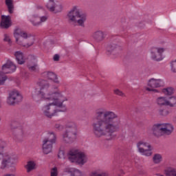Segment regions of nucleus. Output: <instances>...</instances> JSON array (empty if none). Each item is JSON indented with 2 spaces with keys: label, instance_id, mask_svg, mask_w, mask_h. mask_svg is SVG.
<instances>
[{
  "label": "nucleus",
  "instance_id": "obj_24",
  "mask_svg": "<svg viewBox=\"0 0 176 176\" xmlns=\"http://www.w3.org/2000/svg\"><path fill=\"white\" fill-rule=\"evenodd\" d=\"M1 28H9L10 27V16H1Z\"/></svg>",
  "mask_w": 176,
  "mask_h": 176
},
{
  "label": "nucleus",
  "instance_id": "obj_13",
  "mask_svg": "<svg viewBox=\"0 0 176 176\" xmlns=\"http://www.w3.org/2000/svg\"><path fill=\"white\" fill-rule=\"evenodd\" d=\"M146 88L147 91H153V93H160L157 89L164 86V81L162 79L151 78L148 80Z\"/></svg>",
  "mask_w": 176,
  "mask_h": 176
},
{
  "label": "nucleus",
  "instance_id": "obj_7",
  "mask_svg": "<svg viewBox=\"0 0 176 176\" xmlns=\"http://www.w3.org/2000/svg\"><path fill=\"white\" fill-rule=\"evenodd\" d=\"M67 157L72 163H77L81 166L87 163V156L78 148L70 149L67 154Z\"/></svg>",
  "mask_w": 176,
  "mask_h": 176
},
{
  "label": "nucleus",
  "instance_id": "obj_27",
  "mask_svg": "<svg viewBox=\"0 0 176 176\" xmlns=\"http://www.w3.org/2000/svg\"><path fill=\"white\" fill-rule=\"evenodd\" d=\"M16 60L20 65H23L25 63V59H24V55L21 51H16L14 53Z\"/></svg>",
  "mask_w": 176,
  "mask_h": 176
},
{
  "label": "nucleus",
  "instance_id": "obj_12",
  "mask_svg": "<svg viewBox=\"0 0 176 176\" xmlns=\"http://www.w3.org/2000/svg\"><path fill=\"white\" fill-rule=\"evenodd\" d=\"M45 7L47 8L49 12H52L55 14L57 13H61L64 10V6L63 3L57 0H48Z\"/></svg>",
  "mask_w": 176,
  "mask_h": 176
},
{
  "label": "nucleus",
  "instance_id": "obj_30",
  "mask_svg": "<svg viewBox=\"0 0 176 176\" xmlns=\"http://www.w3.org/2000/svg\"><path fill=\"white\" fill-rule=\"evenodd\" d=\"M36 166V164H35V162H34V161L28 162V164L25 166L28 173L32 171V170H35Z\"/></svg>",
  "mask_w": 176,
  "mask_h": 176
},
{
  "label": "nucleus",
  "instance_id": "obj_11",
  "mask_svg": "<svg viewBox=\"0 0 176 176\" xmlns=\"http://www.w3.org/2000/svg\"><path fill=\"white\" fill-rule=\"evenodd\" d=\"M137 148H138V152L144 156H152L153 147L148 142L141 140L137 143Z\"/></svg>",
  "mask_w": 176,
  "mask_h": 176
},
{
  "label": "nucleus",
  "instance_id": "obj_31",
  "mask_svg": "<svg viewBox=\"0 0 176 176\" xmlns=\"http://www.w3.org/2000/svg\"><path fill=\"white\" fill-rule=\"evenodd\" d=\"M166 176H176V168L169 167L165 170Z\"/></svg>",
  "mask_w": 176,
  "mask_h": 176
},
{
  "label": "nucleus",
  "instance_id": "obj_16",
  "mask_svg": "<svg viewBox=\"0 0 176 176\" xmlns=\"http://www.w3.org/2000/svg\"><path fill=\"white\" fill-rule=\"evenodd\" d=\"M16 124V122H12L10 125L12 130H13V135L17 140H23L25 137V132L23 129V127L17 126Z\"/></svg>",
  "mask_w": 176,
  "mask_h": 176
},
{
  "label": "nucleus",
  "instance_id": "obj_4",
  "mask_svg": "<svg viewBox=\"0 0 176 176\" xmlns=\"http://www.w3.org/2000/svg\"><path fill=\"white\" fill-rule=\"evenodd\" d=\"M67 19L69 24L76 27H82L85 28V23L87 20L86 14L80 12V9L78 6H74L67 14Z\"/></svg>",
  "mask_w": 176,
  "mask_h": 176
},
{
  "label": "nucleus",
  "instance_id": "obj_43",
  "mask_svg": "<svg viewBox=\"0 0 176 176\" xmlns=\"http://www.w3.org/2000/svg\"><path fill=\"white\" fill-rule=\"evenodd\" d=\"M3 176H14V175L10 174V173H7V174L4 175Z\"/></svg>",
  "mask_w": 176,
  "mask_h": 176
},
{
  "label": "nucleus",
  "instance_id": "obj_1",
  "mask_svg": "<svg viewBox=\"0 0 176 176\" xmlns=\"http://www.w3.org/2000/svg\"><path fill=\"white\" fill-rule=\"evenodd\" d=\"M92 129L95 138L104 137L107 141H112L115 138L114 133L120 129V120L119 116L104 107L95 111L92 118Z\"/></svg>",
  "mask_w": 176,
  "mask_h": 176
},
{
  "label": "nucleus",
  "instance_id": "obj_20",
  "mask_svg": "<svg viewBox=\"0 0 176 176\" xmlns=\"http://www.w3.org/2000/svg\"><path fill=\"white\" fill-rule=\"evenodd\" d=\"M107 50L113 54H119L123 48L120 45H118L116 43H110L107 45Z\"/></svg>",
  "mask_w": 176,
  "mask_h": 176
},
{
  "label": "nucleus",
  "instance_id": "obj_5",
  "mask_svg": "<svg viewBox=\"0 0 176 176\" xmlns=\"http://www.w3.org/2000/svg\"><path fill=\"white\" fill-rule=\"evenodd\" d=\"M14 36L17 45L24 46L25 47H30L34 45L35 38L27 32L23 31L19 28H16L14 32Z\"/></svg>",
  "mask_w": 176,
  "mask_h": 176
},
{
  "label": "nucleus",
  "instance_id": "obj_39",
  "mask_svg": "<svg viewBox=\"0 0 176 176\" xmlns=\"http://www.w3.org/2000/svg\"><path fill=\"white\" fill-rule=\"evenodd\" d=\"M58 175V172L57 171V168L54 167L51 169V176H57Z\"/></svg>",
  "mask_w": 176,
  "mask_h": 176
},
{
  "label": "nucleus",
  "instance_id": "obj_6",
  "mask_svg": "<svg viewBox=\"0 0 176 176\" xmlns=\"http://www.w3.org/2000/svg\"><path fill=\"white\" fill-rule=\"evenodd\" d=\"M66 129L63 134V141L65 144H74L78 134V126L76 123L69 121L65 125Z\"/></svg>",
  "mask_w": 176,
  "mask_h": 176
},
{
  "label": "nucleus",
  "instance_id": "obj_29",
  "mask_svg": "<svg viewBox=\"0 0 176 176\" xmlns=\"http://www.w3.org/2000/svg\"><path fill=\"white\" fill-rule=\"evenodd\" d=\"M162 160H163V157L159 153L155 154L153 157V162L155 164H160Z\"/></svg>",
  "mask_w": 176,
  "mask_h": 176
},
{
  "label": "nucleus",
  "instance_id": "obj_32",
  "mask_svg": "<svg viewBox=\"0 0 176 176\" xmlns=\"http://www.w3.org/2000/svg\"><path fill=\"white\" fill-rule=\"evenodd\" d=\"M162 91L164 94H165V96H171L174 94V88L171 87L164 88L162 89Z\"/></svg>",
  "mask_w": 176,
  "mask_h": 176
},
{
  "label": "nucleus",
  "instance_id": "obj_42",
  "mask_svg": "<svg viewBox=\"0 0 176 176\" xmlns=\"http://www.w3.org/2000/svg\"><path fill=\"white\" fill-rule=\"evenodd\" d=\"M54 61H58V60H60V55L59 54H55L54 56Z\"/></svg>",
  "mask_w": 176,
  "mask_h": 176
},
{
  "label": "nucleus",
  "instance_id": "obj_17",
  "mask_svg": "<svg viewBox=\"0 0 176 176\" xmlns=\"http://www.w3.org/2000/svg\"><path fill=\"white\" fill-rule=\"evenodd\" d=\"M30 21L34 27H38L39 25H42L43 23L47 21V16H41L38 14H34L32 15Z\"/></svg>",
  "mask_w": 176,
  "mask_h": 176
},
{
  "label": "nucleus",
  "instance_id": "obj_9",
  "mask_svg": "<svg viewBox=\"0 0 176 176\" xmlns=\"http://www.w3.org/2000/svg\"><path fill=\"white\" fill-rule=\"evenodd\" d=\"M16 65L10 60H8L7 62L2 66V72H0V86H3L5 82L8 80V76L5 74H12L16 71Z\"/></svg>",
  "mask_w": 176,
  "mask_h": 176
},
{
  "label": "nucleus",
  "instance_id": "obj_37",
  "mask_svg": "<svg viewBox=\"0 0 176 176\" xmlns=\"http://www.w3.org/2000/svg\"><path fill=\"white\" fill-rule=\"evenodd\" d=\"M113 93L116 96H120V97H126V95L124 94V93H123V91H120V89H114Z\"/></svg>",
  "mask_w": 176,
  "mask_h": 176
},
{
  "label": "nucleus",
  "instance_id": "obj_44",
  "mask_svg": "<svg viewBox=\"0 0 176 176\" xmlns=\"http://www.w3.org/2000/svg\"><path fill=\"white\" fill-rule=\"evenodd\" d=\"M55 89H57V87H56Z\"/></svg>",
  "mask_w": 176,
  "mask_h": 176
},
{
  "label": "nucleus",
  "instance_id": "obj_2",
  "mask_svg": "<svg viewBox=\"0 0 176 176\" xmlns=\"http://www.w3.org/2000/svg\"><path fill=\"white\" fill-rule=\"evenodd\" d=\"M54 99H48L49 101H53L47 105H45L42 108V112L44 116L52 119L53 116H56L58 112L61 111L57 109L64 107L63 102L68 101L67 97L64 96L60 91H57L56 94L54 96Z\"/></svg>",
  "mask_w": 176,
  "mask_h": 176
},
{
  "label": "nucleus",
  "instance_id": "obj_22",
  "mask_svg": "<svg viewBox=\"0 0 176 176\" xmlns=\"http://www.w3.org/2000/svg\"><path fill=\"white\" fill-rule=\"evenodd\" d=\"M152 131L153 135L155 137H162V135H164L162 124H154L152 127Z\"/></svg>",
  "mask_w": 176,
  "mask_h": 176
},
{
  "label": "nucleus",
  "instance_id": "obj_15",
  "mask_svg": "<svg viewBox=\"0 0 176 176\" xmlns=\"http://www.w3.org/2000/svg\"><path fill=\"white\" fill-rule=\"evenodd\" d=\"M166 52V48L162 47H154L151 50V58L154 61H162L164 56L163 53Z\"/></svg>",
  "mask_w": 176,
  "mask_h": 176
},
{
  "label": "nucleus",
  "instance_id": "obj_28",
  "mask_svg": "<svg viewBox=\"0 0 176 176\" xmlns=\"http://www.w3.org/2000/svg\"><path fill=\"white\" fill-rule=\"evenodd\" d=\"M6 5L8 8V13L10 14L14 12V5L13 4V0H6Z\"/></svg>",
  "mask_w": 176,
  "mask_h": 176
},
{
  "label": "nucleus",
  "instance_id": "obj_33",
  "mask_svg": "<svg viewBox=\"0 0 176 176\" xmlns=\"http://www.w3.org/2000/svg\"><path fill=\"white\" fill-rule=\"evenodd\" d=\"M176 105V96H172L168 99V107H175Z\"/></svg>",
  "mask_w": 176,
  "mask_h": 176
},
{
  "label": "nucleus",
  "instance_id": "obj_25",
  "mask_svg": "<svg viewBox=\"0 0 176 176\" xmlns=\"http://www.w3.org/2000/svg\"><path fill=\"white\" fill-rule=\"evenodd\" d=\"M89 176H109V173L108 172L103 170L101 168H97L92 170Z\"/></svg>",
  "mask_w": 176,
  "mask_h": 176
},
{
  "label": "nucleus",
  "instance_id": "obj_38",
  "mask_svg": "<svg viewBox=\"0 0 176 176\" xmlns=\"http://www.w3.org/2000/svg\"><path fill=\"white\" fill-rule=\"evenodd\" d=\"M4 42H8V45H12V39H10V36L9 34H4Z\"/></svg>",
  "mask_w": 176,
  "mask_h": 176
},
{
  "label": "nucleus",
  "instance_id": "obj_18",
  "mask_svg": "<svg viewBox=\"0 0 176 176\" xmlns=\"http://www.w3.org/2000/svg\"><path fill=\"white\" fill-rule=\"evenodd\" d=\"M107 37V33L102 30H98L92 34V38L98 43L102 42Z\"/></svg>",
  "mask_w": 176,
  "mask_h": 176
},
{
  "label": "nucleus",
  "instance_id": "obj_8",
  "mask_svg": "<svg viewBox=\"0 0 176 176\" xmlns=\"http://www.w3.org/2000/svg\"><path fill=\"white\" fill-rule=\"evenodd\" d=\"M47 136L43 140L42 149L45 155H49L53 151V144H56L57 136L54 132H48Z\"/></svg>",
  "mask_w": 176,
  "mask_h": 176
},
{
  "label": "nucleus",
  "instance_id": "obj_19",
  "mask_svg": "<svg viewBox=\"0 0 176 176\" xmlns=\"http://www.w3.org/2000/svg\"><path fill=\"white\" fill-rule=\"evenodd\" d=\"M28 68L30 72H38V71H39V67H38V63L35 56H32V58L29 60Z\"/></svg>",
  "mask_w": 176,
  "mask_h": 176
},
{
  "label": "nucleus",
  "instance_id": "obj_34",
  "mask_svg": "<svg viewBox=\"0 0 176 176\" xmlns=\"http://www.w3.org/2000/svg\"><path fill=\"white\" fill-rule=\"evenodd\" d=\"M170 113V111L168 110L165 109H160L158 110V115L160 116H167Z\"/></svg>",
  "mask_w": 176,
  "mask_h": 176
},
{
  "label": "nucleus",
  "instance_id": "obj_35",
  "mask_svg": "<svg viewBox=\"0 0 176 176\" xmlns=\"http://www.w3.org/2000/svg\"><path fill=\"white\" fill-rule=\"evenodd\" d=\"M170 65L171 72H173V74H176V59L175 60H172L170 63Z\"/></svg>",
  "mask_w": 176,
  "mask_h": 176
},
{
  "label": "nucleus",
  "instance_id": "obj_21",
  "mask_svg": "<svg viewBox=\"0 0 176 176\" xmlns=\"http://www.w3.org/2000/svg\"><path fill=\"white\" fill-rule=\"evenodd\" d=\"M45 78L47 79L48 80H52V82H54V83H56V85H60V80H58V77L57 76V74H56L53 72H45L43 74Z\"/></svg>",
  "mask_w": 176,
  "mask_h": 176
},
{
  "label": "nucleus",
  "instance_id": "obj_41",
  "mask_svg": "<svg viewBox=\"0 0 176 176\" xmlns=\"http://www.w3.org/2000/svg\"><path fill=\"white\" fill-rule=\"evenodd\" d=\"M58 157L59 159H65V153H64V151H60L58 152Z\"/></svg>",
  "mask_w": 176,
  "mask_h": 176
},
{
  "label": "nucleus",
  "instance_id": "obj_10",
  "mask_svg": "<svg viewBox=\"0 0 176 176\" xmlns=\"http://www.w3.org/2000/svg\"><path fill=\"white\" fill-rule=\"evenodd\" d=\"M17 157L16 155H11L8 153H3L0 152V160L1 162V168L3 170L6 168V167H9L12 166V164H14L16 162H17Z\"/></svg>",
  "mask_w": 176,
  "mask_h": 176
},
{
  "label": "nucleus",
  "instance_id": "obj_3",
  "mask_svg": "<svg viewBox=\"0 0 176 176\" xmlns=\"http://www.w3.org/2000/svg\"><path fill=\"white\" fill-rule=\"evenodd\" d=\"M37 85L40 90L36 89L32 94V98L36 102H41L43 100H54L57 91L52 92L49 90L50 83L46 80L41 79L38 81Z\"/></svg>",
  "mask_w": 176,
  "mask_h": 176
},
{
  "label": "nucleus",
  "instance_id": "obj_26",
  "mask_svg": "<svg viewBox=\"0 0 176 176\" xmlns=\"http://www.w3.org/2000/svg\"><path fill=\"white\" fill-rule=\"evenodd\" d=\"M158 107H168V99L164 96H160L156 99Z\"/></svg>",
  "mask_w": 176,
  "mask_h": 176
},
{
  "label": "nucleus",
  "instance_id": "obj_36",
  "mask_svg": "<svg viewBox=\"0 0 176 176\" xmlns=\"http://www.w3.org/2000/svg\"><path fill=\"white\" fill-rule=\"evenodd\" d=\"M54 129H55L56 131H63V130H64V126L61 124L56 123L54 124Z\"/></svg>",
  "mask_w": 176,
  "mask_h": 176
},
{
  "label": "nucleus",
  "instance_id": "obj_40",
  "mask_svg": "<svg viewBox=\"0 0 176 176\" xmlns=\"http://www.w3.org/2000/svg\"><path fill=\"white\" fill-rule=\"evenodd\" d=\"M5 146H6V142L2 139H0V151H2Z\"/></svg>",
  "mask_w": 176,
  "mask_h": 176
},
{
  "label": "nucleus",
  "instance_id": "obj_14",
  "mask_svg": "<svg viewBox=\"0 0 176 176\" xmlns=\"http://www.w3.org/2000/svg\"><path fill=\"white\" fill-rule=\"evenodd\" d=\"M23 101V95L17 90H13L9 93L7 98V104L8 105H16L19 102Z\"/></svg>",
  "mask_w": 176,
  "mask_h": 176
},
{
  "label": "nucleus",
  "instance_id": "obj_23",
  "mask_svg": "<svg viewBox=\"0 0 176 176\" xmlns=\"http://www.w3.org/2000/svg\"><path fill=\"white\" fill-rule=\"evenodd\" d=\"M163 134L170 135L174 131V126L171 124H161Z\"/></svg>",
  "mask_w": 176,
  "mask_h": 176
}]
</instances>
